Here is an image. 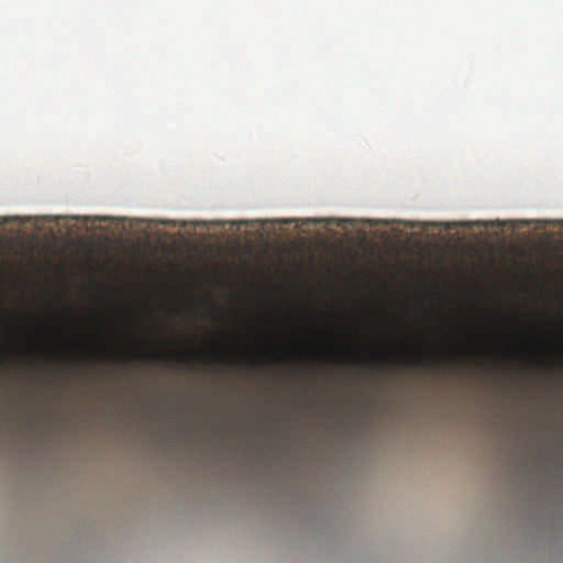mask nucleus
Returning a JSON list of instances; mask_svg holds the SVG:
<instances>
[{
    "label": "nucleus",
    "instance_id": "1",
    "mask_svg": "<svg viewBox=\"0 0 563 563\" xmlns=\"http://www.w3.org/2000/svg\"><path fill=\"white\" fill-rule=\"evenodd\" d=\"M143 358L148 360L152 363H157L163 358V355L156 351H146L143 352Z\"/></svg>",
    "mask_w": 563,
    "mask_h": 563
},
{
    "label": "nucleus",
    "instance_id": "2",
    "mask_svg": "<svg viewBox=\"0 0 563 563\" xmlns=\"http://www.w3.org/2000/svg\"><path fill=\"white\" fill-rule=\"evenodd\" d=\"M376 362L388 365L393 362V357L388 353L376 354Z\"/></svg>",
    "mask_w": 563,
    "mask_h": 563
},
{
    "label": "nucleus",
    "instance_id": "3",
    "mask_svg": "<svg viewBox=\"0 0 563 563\" xmlns=\"http://www.w3.org/2000/svg\"><path fill=\"white\" fill-rule=\"evenodd\" d=\"M410 364L413 366H421L423 364V356H421V354H411Z\"/></svg>",
    "mask_w": 563,
    "mask_h": 563
},
{
    "label": "nucleus",
    "instance_id": "4",
    "mask_svg": "<svg viewBox=\"0 0 563 563\" xmlns=\"http://www.w3.org/2000/svg\"><path fill=\"white\" fill-rule=\"evenodd\" d=\"M175 361L180 364H186V356L184 354H177L175 355Z\"/></svg>",
    "mask_w": 563,
    "mask_h": 563
},
{
    "label": "nucleus",
    "instance_id": "5",
    "mask_svg": "<svg viewBox=\"0 0 563 563\" xmlns=\"http://www.w3.org/2000/svg\"><path fill=\"white\" fill-rule=\"evenodd\" d=\"M216 361H219L221 364H229V357L223 355L216 356Z\"/></svg>",
    "mask_w": 563,
    "mask_h": 563
}]
</instances>
